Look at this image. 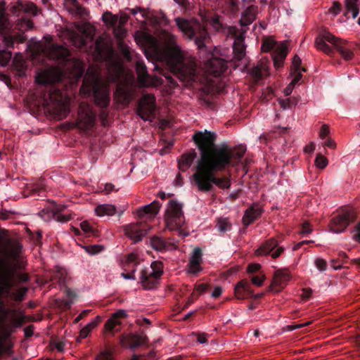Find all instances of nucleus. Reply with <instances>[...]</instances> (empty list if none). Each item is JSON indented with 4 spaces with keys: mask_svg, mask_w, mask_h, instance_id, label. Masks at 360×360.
<instances>
[{
    "mask_svg": "<svg viewBox=\"0 0 360 360\" xmlns=\"http://www.w3.org/2000/svg\"><path fill=\"white\" fill-rule=\"evenodd\" d=\"M216 134L207 130L195 132L192 139L198 146L200 156L196 171L192 175L193 184L200 191H210L213 185L221 189L231 186L227 177H217L215 172L223 171L229 163L230 153L227 145L216 146Z\"/></svg>",
    "mask_w": 360,
    "mask_h": 360,
    "instance_id": "f257e3e1",
    "label": "nucleus"
},
{
    "mask_svg": "<svg viewBox=\"0 0 360 360\" xmlns=\"http://www.w3.org/2000/svg\"><path fill=\"white\" fill-rule=\"evenodd\" d=\"M134 39L137 44L144 49L147 57L150 56L165 63L183 82L194 80L196 72L195 60L186 56L176 44L174 35L167 32H162L160 43L150 34L138 31L135 33Z\"/></svg>",
    "mask_w": 360,
    "mask_h": 360,
    "instance_id": "f03ea898",
    "label": "nucleus"
},
{
    "mask_svg": "<svg viewBox=\"0 0 360 360\" xmlns=\"http://www.w3.org/2000/svg\"><path fill=\"white\" fill-rule=\"evenodd\" d=\"M95 49L101 58H108L107 65L109 77L108 80L113 82L117 79H122L115 92V99L119 103H129L132 98L133 72L124 69L120 60L114 57L110 39L108 37H99L96 41Z\"/></svg>",
    "mask_w": 360,
    "mask_h": 360,
    "instance_id": "7ed1b4c3",
    "label": "nucleus"
},
{
    "mask_svg": "<svg viewBox=\"0 0 360 360\" xmlns=\"http://www.w3.org/2000/svg\"><path fill=\"white\" fill-rule=\"evenodd\" d=\"M80 93L84 96L94 97L97 105L105 108L110 103L109 87L101 77L100 69L96 66L90 67L84 77Z\"/></svg>",
    "mask_w": 360,
    "mask_h": 360,
    "instance_id": "20e7f679",
    "label": "nucleus"
},
{
    "mask_svg": "<svg viewBox=\"0 0 360 360\" xmlns=\"http://www.w3.org/2000/svg\"><path fill=\"white\" fill-rule=\"evenodd\" d=\"M166 227L169 231H176L181 237H186L188 233L183 228L185 220L182 212V205L176 201L168 202L165 213Z\"/></svg>",
    "mask_w": 360,
    "mask_h": 360,
    "instance_id": "39448f33",
    "label": "nucleus"
},
{
    "mask_svg": "<svg viewBox=\"0 0 360 360\" xmlns=\"http://www.w3.org/2000/svg\"><path fill=\"white\" fill-rule=\"evenodd\" d=\"M176 25L183 34L191 39L195 37V43L199 48H202L207 41L208 37L205 29H200L196 21L187 20L182 18L175 19Z\"/></svg>",
    "mask_w": 360,
    "mask_h": 360,
    "instance_id": "423d86ee",
    "label": "nucleus"
},
{
    "mask_svg": "<svg viewBox=\"0 0 360 360\" xmlns=\"http://www.w3.org/2000/svg\"><path fill=\"white\" fill-rule=\"evenodd\" d=\"M262 50L264 52L274 51L273 59L276 69L280 68L288 54V49L285 42L277 43L272 38L264 39L262 45Z\"/></svg>",
    "mask_w": 360,
    "mask_h": 360,
    "instance_id": "0eeeda50",
    "label": "nucleus"
},
{
    "mask_svg": "<svg viewBox=\"0 0 360 360\" xmlns=\"http://www.w3.org/2000/svg\"><path fill=\"white\" fill-rule=\"evenodd\" d=\"M162 263L155 261L150 266L143 267L141 272L140 280L145 289L150 290L155 287L158 278L162 273Z\"/></svg>",
    "mask_w": 360,
    "mask_h": 360,
    "instance_id": "6e6552de",
    "label": "nucleus"
},
{
    "mask_svg": "<svg viewBox=\"0 0 360 360\" xmlns=\"http://www.w3.org/2000/svg\"><path fill=\"white\" fill-rule=\"evenodd\" d=\"M50 108L56 117L62 120L69 113V98L63 95L59 90H54L50 94Z\"/></svg>",
    "mask_w": 360,
    "mask_h": 360,
    "instance_id": "1a4fd4ad",
    "label": "nucleus"
},
{
    "mask_svg": "<svg viewBox=\"0 0 360 360\" xmlns=\"http://www.w3.org/2000/svg\"><path fill=\"white\" fill-rule=\"evenodd\" d=\"M96 120V112L87 103H81L78 110L77 125L79 129L89 130L93 128Z\"/></svg>",
    "mask_w": 360,
    "mask_h": 360,
    "instance_id": "9d476101",
    "label": "nucleus"
},
{
    "mask_svg": "<svg viewBox=\"0 0 360 360\" xmlns=\"http://www.w3.org/2000/svg\"><path fill=\"white\" fill-rule=\"evenodd\" d=\"M354 211L350 208H345L332 219L330 228L335 233H341L354 221Z\"/></svg>",
    "mask_w": 360,
    "mask_h": 360,
    "instance_id": "9b49d317",
    "label": "nucleus"
},
{
    "mask_svg": "<svg viewBox=\"0 0 360 360\" xmlns=\"http://www.w3.org/2000/svg\"><path fill=\"white\" fill-rule=\"evenodd\" d=\"M77 34L72 33L71 39L72 44L81 48L84 46L87 41H91L94 35V27L89 23H83L77 26Z\"/></svg>",
    "mask_w": 360,
    "mask_h": 360,
    "instance_id": "f8f14e48",
    "label": "nucleus"
},
{
    "mask_svg": "<svg viewBox=\"0 0 360 360\" xmlns=\"http://www.w3.org/2000/svg\"><path fill=\"white\" fill-rule=\"evenodd\" d=\"M155 109V98L152 94L143 95L139 101V115L145 121L150 120Z\"/></svg>",
    "mask_w": 360,
    "mask_h": 360,
    "instance_id": "ddd939ff",
    "label": "nucleus"
},
{
    "mask_svg": "<svg viewBox=\"0 0 360 360\" xmlns=\"http://www.w3.org/2000/svg\"><path fill=\"white\" fill-rule=\"evenodd\" d=\"M63 76L62 72L57 68L40 70L37 72L35 80L40 84H48L58 82Z\"/></svg>",
    "mask_w": 360,
    "mask_h": 360,
    "instance_id": "4468645a",
    "label": "nucleus"
},
{
    "mask_svg": "<svg viewBox=\"0 0 360 360\" xmlns=\"http://www.w3.org/2000/svg\"><path fill=\"white\" fill-rule=\"evenodd\" d=\"M283 248L279 246L274 238H270L264 243L256 251L257 256H264L271 254L274 259L278 257L283 252Z\"/></svg>",
    "mask_w": 360,
    "mask_h": 360,
    "instance_id": "2eb2a0df",
    "label": "nucleus"
},
{
    "mask_svg": "<svg viewBox=\"0 0 360 360\" xmlns=\"http://www.w3.org/2000/svg\"><path fill=\"white\" fill-rule=\"evenodd\" d=\"M338 39L327 31H324L320 36L316 39V48L324 52L326 54H331L333 50L326 43H330L335 48H336L338 42Z\"/></svg>",
    "mask_w": 360,
    "mask_h": 360,
    "instance_id": "dca6fc26",
    "label": "nucleus"
},
{
    "mask_svg": "<svg viewBox=\"0 0 360 360\" xmlns=\"http://www.w3.org/2000/svg\"><path fill=\"white\" fill-rule=\"evenodd\" d=\"M204 68L208 74L217 77L225 70L226 63L224 60L214 57L212 53H209Z\"/></svg>",
    "mask_w": 360,
    "mask_h": 360,
    "instance_id": "f3484780",
    "label": "nucleus"
},
{
    "mask_svg": "<svg viewBox=\"0 0 360 360\" xmlns=\"http://www.w3.org/2000/svg\"><path fill=\"white\" fill-rule=\"evenodd\" d=\"M136 71L138 76V82L142 87L155 86L158 82L157 77L150 78L148 75L146 65L142 61L138 60L136 64Z\"/></svg>",
    "mask_w": 360,
    "mask_h": 360,
    "instance_id": "a211bd4d",
    "label": "nucleus"
},
{
    "mask_svg": "<svg viewBox=\"0 0 360 360\" xmlns=\"http://www.w3.org/2000/svg\"><path fill=\"white\" fill-rule=\"evenodd\" d=\"M13 271L4 262H0V294L8 290L13 285Z\"/></svg>",
    "mask_w": 360,
    "mask_h": 360,
    "instance_id": "6ab92c4d",
    "label": "nucleus"
},
{
    "mask_svg": "<svg viewBox=\"0 0 360 360\" xmlns=\"http://www.w3.org/2000/svg\"><path fill=\"white\" fill-rule=\"evenodd\" d=\"M44 55L53 60L65 59L69 56V51L63 46L45 45L42 49Z\"/></svg>",
    "mask_w": 360,
    "mask_h": 360,
    "instance_id": "aec40b11",
    "label": "nucleus"
},
{
    "mask_svg": "<svg viewBox=\"0 0 360 360\" xmlns=\"http://www.w3.org/2000/svg\"><path fill=\"white\" fill-rule=\"evenodd\" d=\"M202 262V251L200 248H196L193 250L189 259L186 269L187 273L193 275H197L202 270L201 266Z\"/></svg>",
    "mask_w": 360,
    "mask_h": 360,
    "instance_id": "412c9836",
    "label": "nucleus"
},
{
    "mask_svg": "<svg viewBox=\"0 0 360 360\" xmlns=\"http://www.w3.org/2000/svg\"><path fill=\"white\" fill-rule=\"evenodd\" d=\"M124 234L134 242L141 240L147 233L146 230L142 229V223L130 224L123 226Z\"/></svg>",
    "mask_w": 360,
    "mask_h": 360,
    "instance_id": "4be33fe9",
    "label": "nucleus"
},
{
    "mask_svg": "<svg viewBox=\"0 0 360 360\" xmlns=\"http://www.w3.org/2000/svg\"><path fill=\"white\" fill-rule=\"evenodd\" d=\"M127 316L125 310L120 309L112 314L110 319L105 323V330L111 333H115L117 330L116 327L121 325L122 321Z\"/></svg>",
    "mask_w": 360,
    "mask_h": 360,
    "instance_id": "5701e85b",
    "label": "nucleus"
},
{
    "mask_svg": "<svg viewBox=\"0 0 360 360\" xmlns=\"http://www.w3.org/2000/svg\"><path fill=\"white\" fill-rule=\"evenodd\" d=\"M160 207L161 205L158 201H153L148 205L140 207L137 213L142 218H153L159 212Z\"/></svg>",
    "mask_w": 360,
    "mask_h": 360,
    "instance_id": "b1692460",
    "label": "nucleus"
},
{
    "mask_svg": "<svg viewBox=\"0 0 360 360\" xmlns=\"http://www.w3.org/2000/svg\"><path fill=\"white\" fill-rule=\"evenodd\" d=\"M65 69L69 72L70 76L75 79L80 77L84 72L82 62L75 59L68 61Z\"/></svg>",
    "mask_w": 360,
    "mask_h": 360,
    "instance_id": "393cba45",
    "label": "nucleus"
},
{
    "mask_svg": "<svg viewBox=\"0 0 360 360\" xmlns=\"http://www.w3.org/2000/svg\"><path fill=\"white\" fill-rule=\"evenodd\" d=\"M262 208L258 205H253L248 208L243 217L244 225L248 226L252 224L258 217L262 214Z\"/></svg>",
    "mask_w": 360,
    "mask_h": 360,
    "instance_id": "a878e982",
    "label": "nucleus"
},
{
    "mask_svg": "<svg viewBox=\"0 0 360 360\" xmlns=\"http://www.w3.org/2000/svg\"><path fill=\"white\" fill-rule=\"evenodd\" d=\"M235 297L238 300L245 299L251 293L250 285L247 280L239 281L234 289Z\"/></svg>",
    "mask_w": 360,
    "mask_h": 360,
    "instance_id": "bb28decb",
    "label": "nucleus"
},
{
    "mask_svg": "<svg viewBox=\"0 0 360 360\" xmlns=\"http://www.w3.org/2000/svg\"><path fill=\"white\" fill-rule=\"evenodd\" d=\"M117 212V208L111 204H101L95 207V213L98 217H110Z\"/></svg>",
    "mask_w": 360,
    "mask_h": 360,
    "instance_id": "cd10ccee",
    "label": "nucleus"
},
{
    "mask_svg": "<svg viewBox=\"0 0 360 360\" xmlns=\"http://www.w3.org/2000/svg\"><path fill=\"white\" fill-rule=\"evenodd\" d=\"M195 158L196 153L195 151L183 154L179 160V169L181 171L187 170L191 166Z\"/></svg>",
    "mask_w": 360,
    "mask_h": 360,
    "instance_id": "c85d7f7f",
    "label": "nucleus"
},
{
    "mask_svg": "<svg viewBox=\"0 0 360 360\" xmlns=\"http://www.w3.org/2000/svg\"><path fill=\"white\" fill-rule=\"evenodd\" d=\"M139 263V255L136 252L128 254L122 261V269L124 271L135 269L134 267Z\"/></svg>",
    "mask_w": 360,
    "mask_h": 360,
    "instance_id": "c756f323",
    "label": "nucleus"
},
{
    "mask_svg": "<svg viewBox=\"0 0 360 360\" xmlns=\"http://www.w3.org/2000/svg\"><path fill=\"white\" fill-rule=\"evenodd\" d=\"M291 278L290 274L286 270H278L274 274L272 285L283 288L286 283Z\"/></svg>",
    "mask_w": 360,
    "mask_h": 360,
    "instance_id": "7c9ffc66",
    "label": "nucleus"
},
{
    "mask_svg": "<svg viewBox=\"0 0 360 360\" xmlns=\"http://www.w3.org/2000/svg\"><path fill=\"white\" fill-rule=\"evenodd\" d=\"M100 321L101 317L98 316L94 319L91 320L84 327H83L79 332V335L77 338V341L79 342L82 339L86 338L90 332L98 325Z\"/></svg>",
    "mask_w": 360,
    "mask_h": 360,
    "instance_id": "2f4dec72",
    "label": "nucleus"
},
{
    "mask_svg": "<svg viewBox=\"0 0 360 360\" xmlns=\"http://www.w3.org/2000/svg\"><path fill=\"white\" fill-rule=\"evenodd\" d=\"M257 11L253 6H250L243 13L240 18V25L242 26H247L251 24L256 18Z\"/></svg>",
    "mask_w": 360,
    "mask_h": 360,
    "instance_id": "473e14b6",
    "label": "nucleus"
},
{
    "mask_svg": "<svg viewBox=\"0 0 360 360\" xmlns=\"http://www.w3.org/2000/svg\"><path fill=\"white\" fill-rule=\"evenodd\" d=\"M359 14L357 0H345V13L347 18H355Z\"/></svg>",
    "mask_w": 360,
    "mask_h": 360,
    "instance_id": "72a5a7b5",
    "label": "nucleus"
},
{
    "mask_svg": "<svg viewBox=\"0 0 360 360\" xmlns=\"http://www.w3.org/2000/svg\"><path fill=\"white\" fill-rule=\"evenodd\" d=\"M336 49L345 60H351L353 58V53L350 49L347 47V43L343 40L338 39Z\"/></svg>",
    "mask_w": 360,
    "mask_h": 360,
    "instance_id": "f704fd0d",
    "label": "nucleus"
},
{
    "mask_svg": "<svg viewBox=\"0 0 360 360\" xmlns=\"http://www.w3.org/2000/svg\"><path fill=\"white\" fill-rule=\"evenodd\" d=\"M228 150L230 153V158L229 163L226 165V167L229 166L231 163L232 160L236 159L239 160L241 159L244 154L245 153L246 148L245 146H240L237 148H236L233 150H232L230 147L228 146Z\"/></svg>",
    "mask_w": 360,
    "mask_h": 360,
    "instance_id": "c9c22d12",
    "label": "nucleus"
},
{
    "mask_svg": "<svg viewBox=\"0 0 360 360\" xmlns=\"http://www.w3.org/2000/svg\"><path fill=\"white\" fill-rule=\"evenodd\" d=\"M245 46L243 44V39L242 38L237 39L233 44L235 57L238 60L242 59L245 56Z\"/></svg>",
    "mask_w": 360,
    "mask_h": 360,
    "instance_id": "e433bc0d",
    "label": "nucleus"
},
{
    "mask_svg": "<svg viewBox=\"0 0 360 360\" xmlns=\"http://www.w3.org/2000/svg\"><path fill=\"white\" fill-rule=\"evenodd\" d=\"M5 4L0 1V32H4L8 27V20L4 13Z\"/></svg>",
    "mask_w": 360,
    "mask_h": 360,
    "instance_id": "4c0bfd02",
    "label": "nucleus"
},
{
    "mask_svg": "<svg viewBox=\"0 0 360 360\" xmlns=\"http://www.w3.org/2000/svg\"><path fill=\"white\" fill-rule=\"evenodd\" d=\"M103 21L108 26H115L118 21V16L111 12L106 11L103 14Z\"/></svg>",
    "mask_w": 360,
    "mask_h": 360,
    "instance_id": "58836bf2",
    "label": "nucleus"
},
{
    "mask_svg": "<svg viewBox=\"0 0 360 360\" xmlns=\"http://www.w3.org/2000/svg\"><path fill=\"white\" fill-rule=\"evenodd\" d=\"M150 244L153 249L158 251L167 250V245L165 241L159 237H153L150 240Z\"/></svg>",
    "mask_w": 360,
    "mask_h": 360,
    "instance_id": "ea45409f",
    "label": "nucleus"
},
{
    "mask_svg": "<svg viewBox=\"0 0 360 360\" xmlns=\"http://www.w3.org/2000/svg\"><path fill=\"white\" fill-rule=\"evenodd\" d=\"M217 227L220 232L224 233L231 230V224L226 218H219L217 220Z\"/></svg>",
    "mask_w": 360,
    "mask_h": 360,
    "instance_id": "a19ab883",
    "label": "nucleus"
},
{
    "mask_svg": "<svg viewBox=\"0 0 360 360\" xmlns=\"http://www.w3.org/2000/svg\"><path fill=\"white\" fill-rule=\"evenodd\" d=\"M253 77L259 79L264 75H267V68L265 65H257L252 70Z\"/></svg>",
    "mask_w": 360,
    "mask_h": 360,
    "instance_id": "79ce46f5",
    "label": "nucleus"
},
{
    "mask_svg": "<svg viewBox=\"0 0 360 360\" xmlns=\"http://www.w3.org/2000/svg\"><path fill=\"white\" fill-rule=\"evenodd\" d=\"M23 11L27 13H31L33 15H37L38 13V8L34 3L27 2L25 4H22Z\"/></svg>",
    "mask_w": 360,
    "mask_h": 360,
    "instance_id": "37998d69",
    "label": "nucleus"
},
{
    "mask_svg": "<svg viewBox=\"0 0 360 360\" xmlns=\"http://www.w3.org/2000/svg\"><path fill=\"white\" fill-rule=\"evenodd\" d=\"M84 249L89 255H96L101 252L103 250V247L100 245H92L84 246Z\"/></svg>",
    "mask_w": 360,
    "mask_h": 360,
    "instance_id": "c03bdc74",
    "label": "nucleus"
},
{
    "mask_svg": "<svg viewBox=\"0 0 360 360\" xmlns=\"http://www.w3.org/2000/svg\"><path fill=\"white\" fill-rule=\"evenodd\" d=\"M11 58V53L0 49V66L7 65Z\"/></svg>",
    "mask_w": 360,
    "mask_h": 360,
    "instance_id": "a18cd8bd",
    "label": "nucleus"
},
{
    "mask_svg": "<svg viewBox=\"0 0 360 360\" xmlns=\"http://www.w3.org/2000/svg\"><path fill=\"white\" fill-rule=\"evenodd\" d=\"M328 159L321 155L319 154L315 160V165L319 169H324L328 165Z\"/></svg>",
    "mask_w": 360,
    "mask_h": 360,
    "instance_id": "49530a36",
    "label": "nucleus"
},
{
    "mask_svg": "<svg viewBox=\"0 0 360 360\" xmlns=\"http://www.w3.org/2000/svg\"><path fill=\"white\" fill-rule=\"evenodd\" d=\"M302 60L298 56H295L292 60V69L291 71L292 72H298V71H305L304 68H301Z\"/></svg>",
    "mask_w": 360,
    "mask_h": 360,
    "instance_id": "de8ad7c7",
    "label": "nucleus"
},
{
    "mask_svg": "<svg viewBox=\"0 0 360 360\" xmlns=\"http://www.w3.org/2000/svg\"><path fill=\"white\" fill-rule=\"evenodd\" d=\"M297 101L295 100V98H293V101L292 98H285V99H281L278 101V103L281 105V108H282L283 110H287L288 108H290L292 105V104H296L297 103Z\"/></svg>",
    "mask_w": 360,
    "mask_h": 360,
    "instance_id": "09e8293b",
    "label": "nucleus"
},
{
    "mask_svg": "<svg viewBox=\"0 0 360 360\" xmlns=\"http://www.w3.org/2000/svg\"><path fill=\"white\" fill-rule=\"evenodd\" d=\"M314 264L316 267L320 271H324L326 270L327 268V263L326 261L321 259V258H317L314 261Z\"/></svg>",
    "mask_w": 360,
    "mask_h": 360,
    "instance_id": "8fccbe9b",
    "label": "nucleus"
},
{
    "mask_svg": "<svg viewBox=\"0 0 360 360\" xmlns=\"http://www.w3.org/2000/svg\"><path fill=\"white\" fill-rule=\"evenodd\" d=\"M115 34L117 38L122 39L127 34V30L122 25H118L114 29Z\"/></svg>",
    "mask_w": 360,
    "mask_h": 360,
    "instance_id": "3c124183",
    "label": "nucleus"
},
{
    "mask_svg": "<svg viewBox=\"0 0 360 360\" xmlns=\"http://www.w3.org/2000/svg\"><path fill=\"white\" fill-rule=\"evenodd\" d=\"M20 28L24 30H31L34 27L33 22L30 20L22 19L20 22Z\"/></svg>",
    "mask_w": 360,
    "mask_h": 360,
    "instance_id": "603ef678",
    "label": "nucleus"
},
{
    "mask_svg": "<svg viewBox=\"0 0 360 360\" xmlns=\"http://www.w3.org/2000/svg\"><path fill=\"white\" fill-rule=\"evenodd\" d=\"M22 8V4L20 2H18L17 4L11 6V11L17 16H19Z\"/></svg>",
    "mask_w": 360,
    "mask_h": 360,
    "instance_id": "864d4df0",
    "label": "nucleus"
},
{
    "mask_svg": "<svg viewBox=\"0 0 360 360\" xmlns=\"http://www.w3.org/2000/svg\"><path fill=\"white\" fill-rule=\"evenodd\" d=\"M210 23L216 30H219L222 26L219 17L212 18L210 20Z\"/></svg>",
    "mask_w": 360,
    "mask_h": 360,
    "instance_id": "5fc2aeb1",
    "label": "nucleus"
},
{
    "mask_svg": "<svg viewBox=\"0 0 360 360\" xmlns=\"http://www.w3.org/2000/svg\"><path fill=\"white\" fill-rule=\"evenodd\" d=\"M130 12L133 15H135L137 13H141V15L143 19H145L148 17V13L144 9H143L140 7L131 8V9H130Z\"/></svg>",
    "mask_w": 360,
    "mask_h": 360,
    "instance_id": "6e6d98bb",
    "label": "nucleus"
},
{
    "mask_svg": "<svg viewBox=\"0 0 360 360\" xmlns=\"http://www.w3.org/2000/svg\"><path fill=\"white\" fill-rule=\"evenodd\" d=\"M80 227L82 230L86 233H90L94 230L91 226L89 224V223L86 221H82L80 224Z\"/></svg>",
    "mask_w": 360,
    "mask_h": 360,
    "instance_id": "4d7b16f0",
    "label": "nucleus"
},
{
    "mask_svg": "<svg viewBox=\"0 0 360 360\" xmlns=\"http://www.w3.org/2000/svg\"><path fill=\"white\" fill-rule=\"evenodd\" d=\"M264 279V276H256L252 278V282L254 285L257 286H262L263 285Z\"/></svg>",
    "mask_w": 360,
    "mask_h": 360,
    "instance_id": "13d9d810",
    "label": "nucleus"
},
{
    "mask_svg": "<svg viewBox=\"0 0 360 360\" xmlns=\"http://www.w3.org/2000/svg\"><path fill=\"white\" fill-rule=\"evenodd\" d=\"M312 229L308 222H305L302 224V231H300V234L302 236H307L311 233Z\"/></svg>",
    "mask_w": 360,
    "mask_h": 360,
    "instance_id": "bf43d9fd",
    "label": "nucleus"
},
{
    "mask_svg": "<svg viewBox=\"0 0 360 360\" xmlns=\"http://www.w3.org/2000/svg\"><path fill=\"white\" fill-rule=\"evenodd\" d=\"M96 360H114L110 353L106 350L102 352Z\"/></svg>",
    "mask_w": 360,
    "mask_h": 360,
    "instance_id": "052dcab7",
    "label": "nucleus"
},
{
    "mask_svg": "<svg viewBox=\"0 0 360 360\" xmlns=\"http://www.w3.org/2000/svg\"><path fill=\"white\" fill-rule=\"evenodd\" d=\"M127 271H129V272L128 273H122L121 274V276L123 278L127 279V280H135V278H136L135 274H134L135 269H130V270H128Z\"/></svg>",
    "mask_w": 360,
    "mask_h": 360,
    "instance_id": "680f3d73",
    "label": "nucleus"
},
{
    "mask_svg": "<svg viewBox=\"0 0 360 360\" xmlns=\"http://www.w3.org/2000/svg\"><path fill=\"white\" fill-rule=\"evenodd\" d=\"M133 338L136 339V342L130 345V348L131 349L143 344L145 342V338L142 336H134Z\"/></svg>",
    "mask_w": 360,
    "mask_h": 360,
    "instance_id": "e2e57ef3",
    "label": "nucleus"
},
{
    "mask_svg": "<svg viewBox=\"0 0 360 360\" xmlns=\"http://www.w3.org/2000/svg\"><path fill=\"white\" fill-rule=\"evenodd\" d=\"M312 290L310 288H304L301 297L303 300H307L311 298Z\"/></svg>",
    "mask_w": 360,
    "mask_h": 360,
    "instance_id": "0e129e2a",
    "label": "nucleus"
},
{
    "mask_svg": "<svg viewBox=\"0 0 360 360\" xmlns=\"http://www.w3.org/2000/svg\"><path fill=\"white\" fill-rule=\"evenodd\" d=\"M121 49H122V53H123L124 56L126 58V59L127 60H131V53L129 51V48L127 46L122 45Z\"/></svg>",
    "mask_w": 360,
    "mask_h": 360,
    "instance_id": "69168bd1",
    "label": "nucleus"
},
{
    "mask_svg": "<svg viewBox=\"0 0 360 360\" xmlns=\"http://www.w3.org/2000/svg\"><path fill=\"white\" fill-rule=\"evenodd\" d=\"M301 72L302 71H298V72H292V71L291 72V74L294 75V77L292 79L291 83L293 84L294 85H295L301 79V77H302Z\"/></svg>",
    "mask_w": 360,
    "mask_h": 360,
    "instance_id": "338daca9",
    "label": "nucleus"
},
{
    "mask_svg": "<svg viewBox=\"0 0 360 360\" xmlns=\"http://www.w3.org/2000/svg\"><path fill=\"white\" fill-rule=\"evenodd\" d=\"M329 132L330 131L328 127L326 124L323 125L319 133L320 138L324 139L329 134Z\"/></svg>",
    "mask_w": 360,
    "mask_h": 360,
    "instance_id": "774afa93",
    "label": "nucleus"
}]
</instances>
